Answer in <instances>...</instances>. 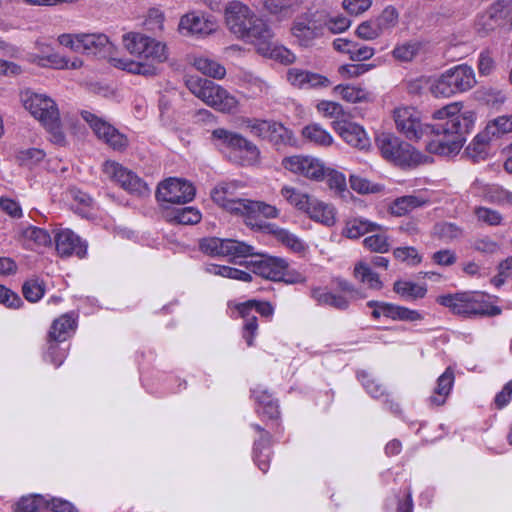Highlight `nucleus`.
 <instances>
[{
	"label": "nucleus",
	"mask_w": 512,
	"mask_h": 512,
	"mask_svg": "<svg viewBox=\"0 0 512 512\" xmlns=\"http://www.w3.org/2000/svg\"><path fill=\"white\" fill-rule=\"evenodd\" d=\"M483 197L490 203L501 206H512V192L501 186H487L485 188Z\"/></svg>",
	"instance_id": "nucleus-50"
},
{
	"label": "nucleus",
	"mask_w": 512,
	"mask_h": 512,
	"mask_svg": "<svg viewBox=\"0 0 512 512\" xmlns=\"http://www.w3.org/2000/svg\"><path fill=\"white\" fill-rule=\"evenodd\" d=\"M287 171L314 181L325 179L326 167L324 163L313 156L293 155L282 159L281 162Z\"/></svg>",
	"instance_id": "nucleus-15"
},
{
	"label": "nucleus",
	"mask_w": 512,
	"mask_h": 512,
	"mask_svg": "<svg viewBox=\"0 0 512 512\" xmlns=\"http://www.w3.org/2000/svg\"><path fill=\"white\" fill-rule=\"evenodd\" d=\"M381 230V226L363 218H354L346 222L343 235L357 239L366 233Z\"/></svg>",
	"instance_id": "nucleus-36"
},
{
	"label": "nucleus",
	"mask_w": 512,
	"mask_h": 512,
	"mask_svg": "<svg viewBox=\"0 0 512 512\" xmlns=\"http://www.w3.org/2000/svg\"><path fill=\"white\" fill-rule=\"evenodd\" d=\"M287 80L293 86L299 88L327 87L330 85L327 77L299 68H290L287 71Z\"/></svg>",
	"instance_id": "nucleus-25"
},
{
	"label": "nucleus",
	"mask_w": 512,
	"mask_h": 512,
	"mask_svg": "<svg viewBox=\"0 0 512 512\" xmlns=\"http://www.w3.org/2000/svg\"><path fill=\"white\" fill-rule=\"evenodd\" d=\"M192 64L199 72L214 79H223L226 75L223 65L205 56L194 57Z\"/></svg>",
	"instance_id": "nucleus-38"
},
{
	"label": "nucleus",
	"mask_w": 512,
	"mask_h": 512,
	"mask_svg": "<svg viewBox=\"0 0 512 512\" xmlns=\"http://www.w3.org/2000/svg\"><path fill=\"white\" fill-rule=\"evenodd\" d=\"M474 215L479 222L488 226H499L503 221V216L499 211L484 206L475 207Z\"/></svg>",
	"instance_id": "nucleus-55"
},
{
	"label": "nucleus",
	"mask_w": 512,
	"mask_h": 512,
	"mask_svg": "<svg viewBox=\"0 0 512 512\" xmlns=\"http://www.w3.org/2000/svg\"><path fill=\"white\" fill-rule=\"evenodd\" d=\"M236 189V183H221L212 190L211 197L217 205L231 213L241 216L248 199L236 197Z\"/></svg>",
	"instance_id": "nucleus-20"
},
{
	"label": "nucleus",
	"mask_w": 512,
	"mask_h": 512,
	"mask_svg": "<svg viewBox=\"0 0 512 512\" xmlns=\"http://www.w3.org/2000/svg\"><path fill=\"white\" fill-rule=\"evenodd\" d=\"M399 14L393 6H387L381 14L375 18L383 33L391 30L398 23Z\"/></svg>",
	"instance_id": "nucleus-59"
},
{
	"label": "nucleus",
	"mask_w": 512,
	"mask_h": 512,
	"mask_svg": "<svg viewBox=\"0 0 512 512\" xmlns=\"http://www.w3.org/2000/svg\"><path fill=\"white\" fill-rule=\"evenodd\" d=\"M302 136L307 141L322 147H328L334 141L332 135L317 123L305 126L302 129Z\"/></svg>",
	"instance_id": "nucleus-37"
},
{
	"label": "nucleus",
	"mask_w": 512,
	"mask_h": 512,
	"mask_svg": "<svg viewBox=\"0 0 512 512\" xmlns=\"http://www.w3.org/2000/svg\"><path fill=\"white\" fill-rule=\"evenodd\" d=\"M486 133L497 139L503 134L512 132V116H499L490 121L485 129Z\"/></svg>",
	"instance_id": "nucleus-51"
},
{
	"label": "nucleus",
	"mask_w": 512,
	"mask_h": 512,
	"mask_svg": "<svg viewBox=\"0 0 512 512\" xmlns=\"http://www.w3.org/2000/svg\"><path fill=\"white\" fill-rule=\"evenodd\" d=\"M353 275L360 283L365 284L369 289L379 291L383 288V282L379 275L363 261L355 264Z\"/></svg>",
	"instance_id": "nucleus-35"
},
{
	"label": "nucleus",
	"mask_w": 512,
	"mask_h": 512,
	"mask_svg": "<svg viewBox=\"0 0 512 512\" xmlns=\"http://www.w3.org/2000/svg\"><path fill=\"white\" fill-rule=\"evenodd\" d=\"M367 236L363 240L365 248L376 253H386L390 249L389 238L384 231Z\"/></svg>",
	"instance_id": "nucleus-52"
},
{
	"label": "nucleus",
	"mask_w": 512,
	"mask_h": 512,
	"mask_svg": "<svg viewBox=\"0 0 512 512\" xmlns=\"http://www.w3.org/2000/svg\"><path fill=\"white\" fill-rule=\"evenodd\" d=\"M103 171L107 177L131 194L145 196L150 192L148 185L142 179L117 162L106 161L103 165Z\"/></svg>",
	"instance_id": "nucleus-16"
},
{
	"label": "nucleus",
	"mask_w": 512,
	"mask_h": 512,
	"mask_svg": "<svg viewBox=\"0 0 512 512\" xmlns=\"http://www.w3.org/2000/svg\"><path fill=\"white\" fill-rule=\"evenodd\" d=\"M26 110L40 121L51 135V141L57 145L65 144V135L60 124V115L55 101L45 94L26 91L22 95Z\"/></svg>",
	"instance_id": "nucleus-3"
},
{
	"label": "nucleus",
	"mask_w": 512,
	"mask_h": 512,
	"mask_svg": "<svg viewBox=\"0 0 512 512\" xmlns=\"http://www.w3.org/2000/svg\"><path fill=\"white\" fill-rule=\"evenodd\" d=\"M472 248L484 255H494L500 250V244L492 238L485 236L476 239L472 244Z\"/></svg>",
	"instance_id": "nucleus-63"
},
{
	"label": "nucleus",
	"mask_w": 512,
	"mask_h": 512,
	"mask_svg": "<svg viewBox=\"0 0 512 512\" xmlns=\"http://www.w3.org/2000/svg\"><path fill=\"white\" fill-rule=\"evenodd\" d=\"M455 380L453 370L448 367L437 379L436 387L429 401L432 405L441 406L446 402Z\"/></svg>",
	"instance_id": "nucleus-31"
},
{
	"label": "nucleus",
	"mask_w": 512,
	"mask_h": 512,
	"mask_svg": "<svg viewBox=\"0 0 512 512\" xmlns=\"http://www.w3.org/2000/svg\"><path fill=\"white\" fill-rule=\"evenodd\" d=\"M393 118L397 131L409 140H419L434 133V128L426 123L422 113L413 106H400L394 109Z\"/></svg>",
	"instance_id": "nucleus-9"
},
{
	"label": "nucleus",
	"mask_w": 512,
	"mask_h": 512,
	"mask_svg": "<svg viewBox=\"0 0 512 512\" xmlns=\"http://www.w3.org/2000/svg\"><path fill=\"white\" fill-rule=\"evenodd\" d=\"M24 297L29 302L39 301L45 293L44 282L39 278H31L24 282L22 287Z\"/></svg>",
	"instance_id": "nucleus-53"
},
{
	"label": "nucleus",
	"mask_w": 512,
	"mask_h": 512,
	"mask_svg": "<svg viewBox=\"0 0 512 512\" xmlns=\"http://www.w3.org/2000/svg\"><path fill=\"white\" fill-rule=\"evenodd\" d=\"M305 213L316 222L325 226H333L336 223V210L326 202L312 197Z\"/></svg>",
	"instance_id": "nucleus-28"
},
{
	"label": "nucleus",
	"mask_w": 512,
	"mask_h": 512,
	"mask_svg": "<svg viewBox=\"0 0 512 512\" xmlns=\"http://www.w3.org/2000/svg\"><path fill=\"white\" fill-rule=\"evenodd\" d=\"M205 270L207 273L212 275L239 280L243 282H250L252 280V275L249 272L229 266L209 264L206 266Z\"/></svg>",
	"instance_id": "nucleus-44"
},
{
	"label": "nucleus",
	"mask_w": 512,
	"mask_h": 512,
	"mask_svg": "<svg viewBox=\"0 0 512 512\" xmlns=\"http://www.w3.org/2000/svg\"><path fill=\"white\" fill-rule=\"evenodd\" d=\"M258 20L255 13L239 1H232L225 8L226 25L230 32L240 39L247 35Z\"/></svg>",
	"instance_id": "nucleus-14"
},
{
	"label": "nucleus",
	"mask_w": 512,
	"mask_h": 512,
	"mask_svg": "<svg viewBox=\"0 0 512 512\" xmlns=\"http://www.w3.org/2000/svg\"><path fill=\"white\" fill-rule=\"evenodd\" d=\"M334 93L340 96L343 100L350 103H358L366 101L369 93L359 86L354 85H337L334 87Z\"/></svg>",
	"instance_id": "nucleus-47"
},
{
	"label": "nucleus",
	"mask_w": 512,
	"mask_h": 512,
	"mask_svg": "<svg viewBox=\"0 0 512 512\" xmlns=\"http://www.w3.org/2000/svg\"><path fill=\"white\" fill-rule=\"evenodd\" d=\"M173 220L179 224L193 225L201 220V213L194 207L179 208L174 211Z\"/></svg>",
	"instance_id": "nucleus-58"
},
{
	"label": "nucleus",
	"mask_w": 512,
	"mask_h": 512,
	"mask_svg": "<svg viewBox=\"0 0 512 512\" xmlns=\"http://www.w3.org/2000/svg\"><path fill=\"white\" fill-rule=\"evenodd\" d=\"M333 129L349 146L360 151L370 149L371 140L361 125L347 120H334Z\"/></svg>",
	"instance_id": "nucleus-18"
},
{
	"label": "nucleus",
	"mask_w": 512,
	"mask_h": 512,
	"mask_svg": "<svg viewBox=\"0 0 512 512\" xmlns=\"http://www.w3.org/2000/svg\"><path fill=\"white\" fill-rule=\"evenodd\" d=\"M74 327V319L70 315L64 314L52 323L49 337L56 342L65 341L69 332L74 330Z\"/></svg>",
	"instance_id": "nucleus-40"
},
{
	"label": "nucleus",
	"mask_w": 512,
	"mask_h": 512,
	"mask_svg": "<svg viewBox=\"0 0 512 512\" xmlns=\"http://www.w3.org/2000/svg\"><path fill=\"white\" fill-rule=\"evenodd\" d=\"M253 427L261 432L260 438L255 442L254 459L260 470L267 472L270 460V434L263 431L259 425H254Z\"/></svg>",
	"instance_id": "nucleus-32"
},
{
	"label": "nucleus",
	"mask_w": 512,
	"mask_h": 512,
	"mask_svg": "<svg viewBox=\"0 0 512 512\" xmlns=\"http://www.w3.org/2000/svg\"><path fill=\"white\" fill-rule=\"evenodd\" d=\"M189 91L206 105L223 113L235 112L239 101L219 84L199 76H188L185 81Z\"/></svg>",
	"instance_id": "nucleus-4"
},
{
	"label": "nucleus",
	"mask_w": 512,
	"mask_h": 512,
	"mask_svg": "<svg viewBox=\"0 0 512 512\" xmlns=\"http://www.w3.org/2000/svg\"><path fill=\"white\" fill-rule=\"evenodd\" d=\"M268 141L274 145H290L296 144L293 132L286 128L282 123L272 121Z\"/></svg>",
	"instance_id": "nucleus-43"
},
{
	"label": "nucleus",
	"mask_w": 512,
	"mask_h": 512,
	"mask_svg": "<svg viewBox=\"0 0 512 512\" xmlns=\"http://www.w3.org/2000/svg\"><path fill=\"white\" fill-rule=\"evenodd\" d=\"M199 246L202 252L210 256L242 258L255 255L253 246L235 239L208 237L202 239Z\"/></svg>",
	"instance_id": "nucleus-13"
},
{
	"label": "nucleus",
	"mask_w": 512,
	"mask_h": 512,
	"mask_svg": "<svg viewBox=\"0 0 512 512\" xmlns=\"http://www.w3.org/2000/svg\"><path fill=\"white\" fill-rule=\"evenodd\" d=\"M237 310L244 319L243 338L248 346H252L254 343V337L258 330L257 317L254 313H250V311H248L247 305H238Z\"/></svg>",
	"instance_id": "nucleus-41"
},
{
	"label": "nucleus",
	"mask_w": 512,
	"mask_h": 512,
	"mask_svg": "<svg viewBox=\"0 0 512 512\" xmlns=\"http://www.w3.org/2000/svg\"><path fill=\"white\" fill-rule=\"evenodd\" d=\"M377 145L385 159L401 167H416L432 161L430 156L390 134L379 136Z\"/></svg>",
	"instance_id": "nucleus-6"
},
{
	"label": "nucleus",
	"mask_w": 512,
	"mask_h": 512,
	"mask_svg": "<svg viewBox=\"0 0 512 512\" xmlns=\"http://www.w3.org/2000/svg\"><path fill=\"white\" fill-rule=\"evenodd\" d=\"M280 194L289 204L303 212H305L312 199L308 194L302 193L291 186H283Z\"/></svg>",
	"instance_id": "nucleus-48"
},
{
	"label": "nucleus",
	"mask_w": 512,
	"mask_h": 512,
	"mask_svg": "<svg viewBox=\"0 0 512 512\" xmlns=\"http://www.w3.org/2000/svg\"><path fill=\"white\" fill-rule=\"evenodd\" d=\"M56 250L60 256L86 255L87 245L70 229L60 230L55 236Z\"/></svg>",
	"instance_id": "nucleus-21"
},
{
	"label": "nucleus",
	"mask_w": 512,
	"mask_h": 512,
	"mask_svg": "<svg viewBox=\"0 0 512 512\" xmlns=\"http://www.w3.org/2000/svg\"><path fill=\"white\" fill-rule=\"evenodd\" d=\"M18 237L23 245L30 249L48 246L52 242L51 236L46 230L32 225L21 226L18 229Z\"/></svg>",
	"instance_id": "nucleus-29"
},
{
	"label": "nucleus",
	"mask_w": 512,
	"mask_h": 512,
	"mask_svg": "<svg viewBox=\"0 0 512 512\" xmlns=\"http://www.w3.org/2000/svg\"><path fill=\"white\" fill-rule=\"evenodd\" d=\"M256 260L249 263V269L256 275L272 281H285L288 283L303 282L304 278L298 274L295 278H288V263L278 257L258 255Z\"/></svg>",
	"instance_id": "nucleus-12"
},
{
	"label": "nucleus",
	"mask_w": 512,
	"mask_h": 512,
	"mask_svg": "<svg viewBox=\"0 0 512 512\" xmlns=\"http://www.w3.org/2000/svg\"><path fill=\"white\" fill-rule=\"evenodd\" d=\"M126 50L138 58L137 61L124 58H111V64L133 74L153 76L158 65L167 60L166 46L140 33H128L123 36Z\"/></svg>",
	"instance_id": "nucleus-2"
},
{
	"label": "nucleus",
	"mask_w": 512,
	"mask_h": 512,
	"mask_svg": "<svg viewBox=\"0 0 512 512\" xmlns=\"http://www.w3.org/2000/svg\"><path fill=\"white\" fill-rule=\"evenodd\" d=\"M66 197L71 201V207L76 213L84 217L88 216L93 207V200L87 193L73 187L66 192Z\"/></svg>",
	"instance_id": "nucleus-39"
},
{
	"label": "nucleus",
	"mask_w": 512,
	"mask_h": 512,
	"mask_svg": "<svg viewBox=\"0 0 512 512\" xmlns=\"http://www.w3.org/2000/svg\"><path fill=\"white\" fill-rule=\"evenodd\" d=\"M356 34L359 38L371 41L377 39L381 35H383V31L379 27L378 23L375 19H371L368 21H364L358 25L356 29Z\"/></svg>",
	"instance_id": "nucleus-56"
},
{
	"label": "nucleus",
	"mask_w": 512,
	"mask_h": 512,
	"mask_svg": "<svg viewBox=\"0 0 512 512\" xmlns=\"http://www.w3.org/2000/svg\"><path fill=\"white\" fill-rule=\"evenodd\" d=\"M493 140L485 130L478 133L465 149L467 157L474 162L485 160L490 154V144Z\"/></svg>",
	"instance_id": "nucleus-30"
},
{
	"label": "nucleus",
	"mask_w": 512,
	"mask_h": 512,
	"mask_svg": "<svg viewBox=\"0 0 512 512\" xmlns=\"http://www.w3.org/2000/svg\"><path fill=\"white\" fill-rule=\"evenodd\" d=\"M437 302L448 307L454 314L462 316L498 315V307H489L483 302V295L473 292H461L439 296Z\"/></svg>",
	"instance_id": "nucleus-7"
},
{
	"label": "nucleus",
	"mask_w": 512,
	"mask_h": 512,
	"mask_svg": "<svg viewBox=\"0 0 512 512\" xmlns=\"http://www.w3.org/2000/svg\"><path fill=\"white\" fill-rule=\"evenodd\" d=\"M349 182L351 188L359 194H375L383 190L382 185L357 175H350Z\"/></svg>",
	"instance_id": "nucleus-54"
},
{
	"label": "nucleus",
	"mask_w": 512,
	"mask_h": 512,
	"mask_svg": "<svg viewBox=\"0 0 512 512\" xmlns=\"http://www.w3.org/2000/svg\"><path fill=\"white\" fill-rule=\"evenodd\" d=\"M373 68L371 64H345L338 68V73L345 79L357 78Z\"/></svg>",
	"instance_id": "nucleus-64"
},
{
	"label": "nucleus",
	"mask_w": 512,
	"mask_h": 512,
	"mask_svg": "<svg viewBox=\"0 0 512 512\" xmlns=\"http://www.w3.org/2000/svg\"><path fill=\"white\" fill-rule=\"evenodd\" d=\"M419 51V45L414 42H407L398 45L393 50V56L395 59L403 62H409L414 59Z\"/></svg>",
	"instance_id": "nucleus-62"
},
{
	"label": "nucleus",
	"mask_w": 512,
	"mask_h": 512,
	"mask_svg": "<svg viewBox=\"0 0 512 512\" xmlns=\"http://www.w3.org/2000/svg\"><path fill=\"white\" fill-rule=\"evenodd\" d=\"M239 80L241 85L251 91L254 96H261L268 93L269 84L250 71L241 72Z\"/></svg>",
	"instance_id": "nucleus-42"
},
{
	"label": "nucleus",
	"mask_w": 512,
	"mask_h": 512,
	"mask_svg": "<svg viewBox=\"0 0 512 512\" xmlns=\"http://www.w3.org/2000/svg\"><path fill=\"white\" fill-rule=\"evenodd\" d=\"M512 12V0H498L482 15L483 25L492 30L506 23Z\"/></svg>",
	"instance_id": "nucleus-26"
},
{
	"label": "nucleus",
	"mask_w": 512,
	"mask_h": 512,
	"mask_svg": "<svg viewBox=\"0 0 512 512\" xmlns=\"http://www.w3.org/2000/svg\"><path fill=\"white\" fill-rule=\"evenodd\" d=\"M195 196L194 186L186 180L169 178L159 184L156 197L159 201L185 204L193 200Z\"/></svg>",
	"instance_id": "nucleus-17"
},
{
	"label": "nucleus",
	"mask_w": 512,
	"mask_h": 512,
	"mask_svg": "<svg viewBox=\"0 0 512 512\" xmlns=\"http://www.w3.org/2000/svg\"><path fill=\"white\" fill-rule=\"evenodd\" d=\"M264 8L273 15L287 17L299 8V0H265Z\"/></svg>",
	"instance_id": "nucleus-46"
},
{
	"label": "nucleus",
	"mask_w": 512,
	"mask_h": 512,
	"mask_svg": "<svg viewBox=\"0 0 512 512\" xmlns=\"http://www.w3.org/2000/svg\"><path fill=\"white\" fill-rule=\"evenodd\" d=\"M476 83L473 68L467 64H459L445 70L434 79L429 89L436 98H449L471 90Z\"/></svg>",
	"instance_id": "nucleus-5"
},
{
	"label": "nucleus",
	"mask_w": 512,
	"mask_h": 512,
	"mask_svg": "<svg viewBox=\"0 0 512 512\" xmlns=\"http://www.w3.org/2000/svg\"><path fill=\"white\" fill-rule=\"evenodd\" d=\"M100 127L106 129V132L100 140L109 145L112 149L122 151L128 146L127 137L120 133L115 127L109 123H101Z\"/></svg>",
	"instance_id": "nucleus-49"
},
{
	"label": "nucleus",
	"mask_w": 512,
	"mask_h": 512,
	"mask_svg": "<svg viewBox=\"0 0 512 512\" xmlns=\"http://www.w3.org/2000/svg\"><path fill=\"white\" fill-rule=\"evenodd\" d=\"M393 291L404 300L414 301L424 298L427 293V288L425 285H420L412 281L397 280L393 284Z\"/></svg>",
	"instance_id": "nucleus-34"
},
{
	"label": "nucleus",
	"mask_w": 512,
	"mask_h": 512,
	"mask_svg": "<svg viewBox=\"0 0 512 512\" xmlns=\"http://www.w3.org/2000/svg\"><path fill=\"white\" fill-rule=\"evenodd\" d=\"M434 233L443 240L451 241L462 235V229L454 223L442 222L435 225Z\"/></svg>",
	"instance_id": "nucleus-61"
},
{
	"label": "nucleus",
	"mask_w": 512,
	"mask_h": 512,
	"mask_svg": "<svg viewBox=\"0 0 512 512\" xmlns=\"http://www.w3.org/2000/svg\"><path fill=\"white\" fill-rule=\"evenodd\" d=\"M242 40L252 44L256 51L263 56L270 51L271 47L276 42L274 41V34L271 29L261 20H258L257 23L250 28L247 35H245Z\"/></svg>",
	"instance_id": "nucleus-22"
},
{
	"label": "nucleus",
	"mask_w": 512,
	"mask_h": 512,
	"mask_svg": "<svg viewBox=\"0 0 512 512\" xmlns=\"http://www.w3.org/2000/svg\"><path fill=\"white\" fill-rule=\"evenodd\" d=\"M242 217H244L245 223L251 227H261L259 218H277L279 216V210L270 204L262 201L247 200L245 209H243Z\"/></svg>",
	"instance_id": "nucleus-24"
},
{
	"label": "nucleus",
	"mask_w": 512,
	"mask_h": 512,
	"mask_svg": "<svg viewBox=\"0 0 512 512\" xmlns=\"http://www.w3.org/2000/svg\"><path fill=\"white\" fill-rule=\"evenodd\" d=\"M58 41L74 52L93 55L109 52L112 47L108 36L103 33L62 34Z\"/></svg>",
	"instance_id": "nucleus-10"
},
{
	"label": "nucleus",
	"mask_w": 512,
	"mask_h": 512,
	"mask_svg": "<svg viewBox=\"0 0 512 512\" xmlns=\"http://www.w3.org/2000/svg\"><path fill=\"white\" fill-rule=\"evenodd\" d=\"M461 102H453L436 110L434 119L445 120L436 131L435 138L429 141L426 149L431 154L452 156L458 154L464 145V135L475 122V113L471 110L462 111Z\"/></svg>",
	"instance_id": "nucleus-1"
},
{
	"label": "nucleus",
	"mask_w": 512,
	"mask_h": 512,
	"mask_svg": "<svg viewBox=\"0 0 512 512\" xmlns=\"http://www.w3.org/2000/svg\"><path fill=\"white\" fill-rule=\"evenodd\" d=\"M181 33L186 35H209L216 29V24L209 18L197 13H188L179 23Z\"/></svg>",
	"instance_id": "nucleus-23"
},
{
	"label": "nucleus",
	"mask_w": 512,
	"mask_h": 512,
	"mask_svg": "<svg viewBox=\"0 0 512 512\" xmlns=\"http://www.w3.org/2000/svg\"><path fill=\"white\" fill-rule=\"evenodd\" d=\"M429 203V198L423 194L404 195L393 200L389 204L388 211L393 216L401 217Z\"/></svg>",
	"instance_id": "nucleus-27"
},
{
	"label": "nucleus",
	"mask_w": 512,
	"mask_h": 512,
	"mask_svg": "<svg viewBox=\"0 0 512 512\" xmlns=\"http://www.w3.org/2000/svg\"><path fill=\"white\" fill-rule=\"evenodd\" d=\"M253 394L258 404L257 412L259 414L266 416L269 419H275L278 417V403L267 390L258 387L253 390Z\"/></svg>",
	"instance_id": "nucleus-33"
},
{
	"label": "nucleus",
	"mask_w": 512,
	"mask_h": 512,
	"mask_svg": "<svg viewBox=\"0 0 512 512\" xmlns=\"http://www.w3.org/2000/svg\"><path fill=\"white\" fill-rule=\"evenodd\" d=\"M49 506L48 498L43 495H30L22 497L15 505L16 512H40Z\"/></svg>",
	"instance_id": "nucleus-45"
},
{
	"label": "nucleus",
	"mask_w": 512,
	"mask_h": 512,
	"mask_svg": "<svg viewBox=\"0 0 512 512\" xmlns=\"http://www.w3.org/2000/svg\"><path fill=\"white\" fill-rule=\"evenodd\" d=\"M210 140L218 149H229L243 153V165H254L259 161L260 151L258 147L239 133L225 128H217L211 132Z\"/></svg>",
	"instance_id": "nucleus-8"
},
{
	"label": "nucleus",
	"mask_w": 512,
	"mask_h": 512,
	"mask_svg": "<svg viewBox=\"0 0 512 512\" xmlns=\"http://www.w3.org/2000/svg\"><path fill=\"white\" fill-rule=\"evenodd\" d=\"M337 288L348 295V297L340 294H335L326 289L314 288L311 291V296L320 305H327L337 310H347L351 301L360 300L365 298V295L360 289L355 287L351 282L338 278L336 279Z\"/></svg>",
	"instance_id": "nucleus-11"
},
{
	"label": "nucleus",
	"mask_w": 512,
	"mask_h": 512,
	"mask_svg": "<svg viewBox=\"0 0 512 512\" xmlns=\"http://www.w3.org/2000/svg\"><path fill=\"white\" fill-rule=\"evenodd\" d=\"M271 122L272 121L269 120L247 119L244 121V124L251 135L263 140H268Z\"/></svg>",
	"instance_id": "nucleus-57"
},
{
	"label": "nucleus",
	"mask_w": 512,
	"mask_h": 512,
	"mask_svg": "<svg viewBox=\"0 0 512 512\" xmlns=\"http://www.w3.org/2000/svg\"><path fill=\"white\" fill-rule=\"evenodd\" d=\"M358 378L366 391L374 398H380L385 395V388L378 383L369 373L362 371L358 373Z\"/></svg>",
	"instance_id": "nucleus-60"
},
{
	"label": "nucleus",
	"mask_w": 512,
	"mask_h": 512,
	"mask_svg": "<svg viewBox=\"0 0 512 512\" xmlns=\"http://www.w3.org/2000/svg\"><path fill=\"white\" fill-rule=\"evenodd\" d=\"M324 27L309 16L298 17L291 26L294 40L302 47H310L323 35Z\"/></svg>",
	"instance_id": "nucleus-19"
}]
</instances>
